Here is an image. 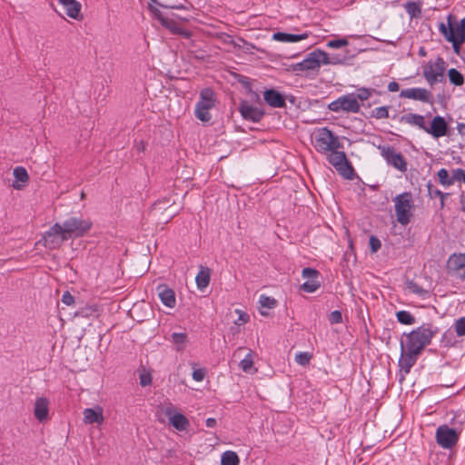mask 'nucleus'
Returning a JSON list of instances; mask_svg holds the SVG:
<instances>
[{
	"label": "nucleus",
	"instance_id": "obj_34",
	"mask_svg": "<svg viewBox=\"0 0 465 465\" xmlns=\"http://www.w3.org/2000/svg\"><path fill=\"white\" fill-rule=\"evenodd\" d=\"M403 7L411 18H420L421 16V5L420 2L409 1L403 5Z\"/></svg>",
	"mask_w": 465,
	"mask_h": 465
},
{
	"label": "nucleus",
	"instance_id": "obj_53",
	"mask_svg": "<svg viewBox=\"0 0 465 465\" xmlns=\"http://www.w3.org/2000/svg\"><path fill=\"white\" fill-rule=\"evenodd\" d=\"M329 321L331 324L339 323L342 321L341 312L340 311H333L329 316Z\"/></svg>",
	"mask_w": 465,
	"mask_h": 465
},
{
	"label": "nucleus",
	"instance_id": "obj_17",
	"mask_svg": "<svg viewBox=\"0 0 465 465\" xmlns=\"http://www.w3.org/2000/svg\"><path fill=\"white\" fill-rule=\"evenodd\" d=\"M83 421L87 425H102L104 421V409L100 405L86 408L83 411Z\"/></svg>",
	"mask_w": 465,
	"mask_h": 465
},
{
	"label": "nucleus",
	"instance_id": "obj_18",
	"mask_svg": "<svg viewBox=\"0 0 465 465\" xmlns=\"http://www.w3.org/2000/svg\"><path fill=\"white\" fill-rule=\"evenodd\" d=\"M373 88L359 87L355 93H351V113H358L360 111V104L358 100L362 103L368 100L372 94H376Z\"/></svg>",
	"mask_w": 465,
	"mask_h": 465
},
{
	"label": "nucleus",
	"instance_id": "obj_1",
	"mask_svg": "<svg viewBox=\"0 0 465 465\" xmlns=\"http://www.w3.org/2000/svg\"><path fill=\"white\" fill-rule=\"evenodd\" d=\"M439 331V327L431 322H425L409 333H403L401 344L421 354L425 347L430 344L431 340Z\"/></svg>",
	"mask_w": 465,
	"mask_h": 465
},
{
	"label": "nucleus",
	"instance_id": "obj_61",
	"mask_svg": "<svg viewBox=\"0 0 465 465\" xmlns=\"http://www.w3.org/2000/svg\"><path fill=\"white\" fill-rule=\"evenodd\" d=\"M168 8H171V9H183V5H170V6H167Z\"/></svg>",
	"mask_w": 465,
	"mask_h": 465
},
{
	"label": "nucleus",
	"instance_id": "obj_51",
	"mask_svg": "<svg viewBox=\"0 0 465 465\" xmlns=\"http://www.w3.org/2000/svg\"><path fill=\"white\" fill-rule=\"evenodd\" d=\"M319 275L318 271L312 268H304L302 270V277L309 280H317Z\"/></svg>",
	"mask_w": 465,
	"mask_h": 465
},
{
	"label": "nucleus",
	"instance_id": "obj_23",
	"mask_svg": "<svg viewBox=\"0 0 465 465\" xmlns=\"http://www.w3.org/2000/svg\"><path fill=\"white\" fill-rule=\"evenodd\" d=\"M49 401L46 398L36 399L34 408V414L37 420L44 421L48 418Z\"/></svg>",
	"mask_w": 465,
	"mask_h": 465
},
{
	"label": "nucleus",
	"instance_id": "obj_36",
	"mask_svg": "<svg viewBox=\"0 0 465 465\" xmlns=\"http://www.w3.org/2000/svg\"><path fill=\"white\" fill-rule=\"evenodd\" d=\"M398 322L404 325H412L416 322L415 317L408 311H399L396 312Z\"/></svg>",
	"mask_w": 465,
	"mask_h": 465
},
{
	"label": "nucleus",
	"instance_id": "obj_48",
	"mask_svg": "<svg viewBox=\"0 0 465 465\" xmlns=\"http://www.w3.org/2000/svg\"><path fill=\"white\" fill-rule=\"evenodd\" d=\"M235 312L238 314V319L234 321L235 325L240 326L249 322L250 316L248 313L239 309H236Z\"/></svg>",
	"mask_w": 465,
	"mask_h": 465
},
{
	"label": "nucleus",
	"instance_id": "obj_16",
	"mask_svg": "<svg viewBox=\"0 0 465 465\" xmlns=\"http://www.w3.org/2000/svg\"><path fill=\"white\" fill-rule=\"evenodd\" d=\"M239 112L244 120L251 121L252 123L260 122L265 114L262 109L253 106L246 101H242L240 104Z\"/></svg>",
	"mask_w": 465,
	"mask_h": 465
},
{
	"label": "nucleus",
	"instance_id": "obj_9",
	"mask_svg": "<svg viewBox=\"0 0 465 465\" xmlns=\"http://www.w3.org/2000/svg\"><path fill=\"white\" fill-rule=\"evenodd\" d=\"M328 161L346 180L349 179V161L345 152L333 149L328 152Z\"/></svg>",
	"mask_w": 465,
	"mask_h": 465
},
{
	"label": "nucleus",
	"instance_id": "obj_10",
	"mask_svg": "<svg viewBox=\"0 0 465 465\" xmlns=\"http://www.w3.org/2000/svg\"><path fill=\"white\" fill-rule=\"evenodd\" d=\"M447 272L459 280H465V253H453L447 261Z\"/></svg>",
	"mask_w": 465,
	"mask_h": 465
},
{
	"label": "nucleus",
	"instance_id": "obj_12",
	"mask_svg": "<svg viewBox=\"0 0 465 465\" xmlns=\"http://www.w3.org/2000/svg\"><path fill=\"white\" fill-rule=\"evenodd\" d=\"M419 353L413 351L403 344H401V356L398 361V366L400 368V371L403 373L401 380L404 379V376L411 372V368L416 364L419 357Z\"/></svg>",
	"mask_w": 465,
	"mask_h": 465
},
{
	"label": "nucleus",
	"instance_id": "obj_64",
	"mask_svg": "<svg viewBox=\"0 0 465 465\" xmlns=\"http://www.w3.org/2000/svg\"><path fill=\"white\" fill-rule=\"evenodd\" d=\"M180 19H181L182 21H183V22H189V21H190V19H189V18H187V17H180Z\"/></svg>",
	"mask_w": 465,
	"mask_h": 465
},
{
	"label": "nucleus",
	"instance_id": "obj_42",
	"mask_svg": "<svg viewBox=\"0 0 465 465\" xmlns=\"http://www.w3.org/2000/svg\"><path fill=\"white\" fill-rule=\"evenodd\" d=\"M407 287L412 293L418 294L421 297H425L428 295V291L420 287L418 283L413 281H410L407 283Z\"/></svg>",
	"mask_w": 465,
	"mask_h": 465
},
{
	"label": "nucleus",
	"instance_id": "obj_14",
	"mask_svg": "<svg viewBox=\"0 0 465 465\" xmlns=\"http://www.w3.org/2000/svg\"><path fill=\"white\" fill-rule=\"evenodd\" d=\"M154 17L160 21L163 26L168 28L173 34L179 35L184 38H190L192 33L184 28L179 26L173 20L164 17L163 13L157 8L153 9Z\"/></svg>",
	"mask_w": 465,
	"mask_h": 465
},
{
	"label": "nucleus",
	"instance_id": "obj_5",
	"mask_svg": "<svg viewBox=\"0 0 465 465\" xmlns=\"http://www.w3.org/2000/svg\"><path fill=\"white\" fill-rule=\"evenodd\" d=\"M397 221L401 225L410 223L414 208L412 195L409 192L398 194L393 199Z\"/></svg>",
	"mask_w": 465,
	"mask_h": 465
},
{
	"label": "nucleus",
	"instance_id": "obj_41",
	"mask_svg": "<svg viewBox=\"0 0 465 465\" xmlns=\"http://www.w3.org/2000/svg\"><path fill=\"white\" fill-rule=\"evenodd\" d=\"M259 303L262 308L272 309L276 307L277 301L272 297L262 294L259 298Z\"/></svg>",
	"mask_w": 465,
	"mask_h": 465
},
{
	"label": "nucleus",
	"instance_id": "obj_56",
	"mask_svg": "<svg viewBox=\"0 0 465 465\" xmlns=\"http://www.w3.org/2000/svg\"><path fill=\"white\" fill-rule=\"evenodd\" d=\"M400 89V85L397 82L392 81L388 84V90L390 92H398Z\"/></svg>",
	"mask_w": 465,
	"mask_h": 465
},
{
	"label": "nucleus",
	"instance_id": "obj_44",
	"mask_svg": "<svg viewBox=\"0 0 465 465\" xmlns=\"http://www.w3.org/2000/svg\"><path fill=\"white\" fill-rule=\"evenodd\" d=\"M427 189H428V194L430 198L440 197V198H446L449 196V193H443L438 188L434 187L431 183H427Z\"/></svg>",
	"mask_w": 465,
	"mask_h": 465
},
{
	"label": "nucleus",
	"instance_id": "obj_22",
	"mask_svg": "<svg viewBox=\"0 0 465 465\" xmlns=\"http://www.w3.org/2000/svg\"><path fill=\"white\" fill-rule=\"evenodd\" d=\"M158 296L168 308H173L176 304L175 293L165 284H161L157 287Z\"/></svg>",
	"mask_w": 465,
	"mask_h": 465
},
{
	"label": "nucleus",
	"instance_id": "obj_40",
	"mask_svg": "<svg viewBox=\"0 0 465 465\" xmlns=\"http://www.w3.org/2000/svg\"><path fill=\"white\" fill-rule=\"evenodd\" d=\"M348 42L346 39H333L330 40L327 43V46L333 49H343L344 52L342 54H338L339 55L342 56L345 55L347 57V47Z\"/></svg>",
	"mask_w": 465,
	"mask_h": 465
},
{
	"label": "nucleus",
	"instance_id": "obj_58",
	"mask_svg": "<svg viewBox=\"0 0 465 465\" xmlns=\"http://www.w3.org/2000/svg\"><path fill=\"white\" fill-rule=\"evenodd\" d=\"M457 131H458L459 134H460L461 136H465V124L458 123Z\"/></svg>",
	"mask_w": 465,
	"mask_h": 465
},
{
	"label": "nucleus",
	"instance_id": "obj_31",
	"mask_svg": "<svg viewBox=\"0 0 465 465\" xmlns=\"http://www.w3.org/2000/svg\"><path fill=\"white\" fill-rule=\"evenodd\" d=\"M328 108L333 112H349V94H344L329 104Z\"/></svg>",
	"mask_w": 465,
	"mask_h": 465
},
{
	"label": "nucleus",
	"instance_id": "obj_4",
	"mask_svg": "<svg viewBox=\"0 0 465 465\" xmlns=\"http://www.w3.org/2000/svg\"><path fill=\"white\" fill-rule=\"evenodd\" d=\"M313 145L318 152L328 153L333 149L343 148L338 136H335L326 127L317 129L312 134Z\"/></svg>",
	"mask_w": 465,
	"mask_h": 465
},
{
	"label": "nucleus",
	"instance_id": "obj_52",
	"mask_svg": "<svg viewBox=\"0 0 465 465\" xmlns=\"http://www.w3.org/2000/svg\"><path fill=\"white\" fill-rule=\"evenodd\" d=\"M205 374L206 371L204 369H195L193 370L192 376L195 381L200 382L203 381Z\"/></svg>",
	"mask_w": 465,
	"mask_h": 465
},
{
	"label": "nucleus",
	"instance_id": "obj_8",
	"mask_svg": "<svg viewBox=\"0 0 465 465\" xmlns=\"http://www.w3.org/2000/svg\"><path fill=\"white\" fill-rule=\"evenodd\" d=\"M460 436L457 431L446 424L439 426L435 433L436 442L445 450L452 449L458 443Z\"/></svg>",
	"mask_w": 465,
	"mask_h": 465
},
{
	"label": "nucleus",
	"instance_id": "obj_24",
	"mask_svg": "<svg viewBox=\"0 0 465 465\" xmlns=\"http://www.w3.org/2000/svg\"><path fill=\"white\" fill-rule=\"evenodd\" d=\"M13 174L15 180L12 186L15 190H22L29 181V175L25 167L17 166L14 169Z\"/></svg>",
	"mask_w": 465,
	"mask_h": 465
},
{
	"label": "nucleus",
	"instance_id": "obj_38",
	"mask_svg": "<svg viewBox=\"0 0 465 465\" xmlns=\"http://www.w3.org/2000/svg\"><path fill=\"white\" fill-rule=\"evenodd\" d=\"M450 82L455 86H461L464 84V77L462 74L455 68H450L448 71Z\"/></svg>",
	"mask_w": 465,
	"mask_h": 465
},
{
	"label": "nucleus",
	"instance_id": "obj_30",
	"mask_svg": "<svg viewBox=\"0 0 465 465\" xmlns=\"http://www.w3.org/2000/svg\"><path fill=\"white\" fill-rule=\"evenodd\" d=\"M439 31L445 37V39L452 44L453 50L456 54H460V45L465 42L458 39H454V36L450 32V30H446L445 24L443 22L439 25Z\"/></svg>",
	"mask_w": 465,
	"mask_h": 465
},
{
	"label": "nucleus",
	"instance_id": "obj_3",
	"mask_svg": "<svg viewBox=\"0 0 465 465\" xmlns=\"http://www.w3.org/2000/svg\"><path fill=\"white\" fill-rule=\"evenodd\" d=\"M217 98L211 88H204L199 94V100L195 104L194 115L201 122L207 123L212 119L210 111L215 107Z\"/></svg>",
	"mask_w": 465,
	"mask_h": 465
},
{
	"label": "nucleus",
	"instance_id": "obj_6",
	"mask_svg": "<svg viewBox=\"0 0 465 465\" xmlns=\"http://www.w3.org/2000/svg\"><path fill=\"white\" fill-rule=\"evenodd\" d=\"M91 221L74 216L66 219L63 224H61V228L67 239L70 237H82L91 229Z\"/></svg>",
	"mask_w": 465,
	"mask_h": 465
},
{
	"label": "nucleus",
	"instance_id": "obj_29",
	"mask_svg": "<svg viewBox=\"0 0 465 465\" xmlns=\"http://www.w3.org/2000/svg\"><path fill=\"white\" fill-rule=\"evenodd\" d=\"M210 279L211 270L207 267L201 266L200 271L195 277L197 288L200 290L205 289L210 283Z\"/></svg>",
	"mask_w": 465,
	"mask_h": 465
},
{
	"label": "nucleus",
	"instance_id": "obj_7",
	"mask_svg": "<svg viewBox=\"0 0 465 465\" xmlns=\"http://www.w3.org/2000/svg\"><path fill=\"white\" fill-rule=\"evenodd\" d=\"M445 62L442 57H438L435 61L430 60L423 66L422 74L428 84L432 86L436 83H441L444 80Z\"/></svg>",
	"mask_w": 465,
	"mask_h": 465
},
{
	"label": "nucleus",
	"instance_id": "obj_32",
	"mask_svg": "<svg viewBox=\"0 0 465 465\" xmlns=\"http://www.w3.org/2000/svg\"><path fill=\"white\" fill-rule=\"evenodd\" d=\"M171 341L177 351H183L188 342V336L185 332H173Z\"/></svg>",
	"mask_w": 465,
	"mask_h": 465
},
{
	"label": "nucleus",
	"instance_id": "obj_19",
	"mask_svg": "<svg viewBox=\"0 0 465 465\" xmlns=\"http://www.w3.org/2000/svg\"><path fill=\"white\" fill-rule=\"evenodd\" d=\"M425 133L430 134L434 138H440L448 134V124L444 117L436 115L430 126H427Z\"/></svg>",
	"mask_w": 465,
	"mask_h": 465
},
{
	"label": "nucleus",
	"instance_id": "obj_2",
	"mask_svg": "<svg viewBox=\"0 0 465 465\" xmlns=\"http://www.w3.org/2000/svg\"><path fill=\"white\" fill-rule=\"evenodd\" d=\"M346 62L345 55L316 50L310 53L302 62L292 65L294 72H315L322 64H338Z\"/></svg>",
	"mask_w": 465,
	"mask_h": 465
},
{
	"label": "nucleus",
	"instance_id": "obj_45",
	"mask_svg": "<svg viewBox=\"0 0 465 465\" xmlns=\"http://www.w3.org/2000/svg\"><path fill=\"white\" fill-rule=\"evenodd\" d=\"M312 354L307 351L299 352L295 355V361L302 366H306L310 363Z\"/></svg>",
	"mask_w": 465,
	"mask_h": 465
},
{
	"label": "nucleus",
	"instance_id": "obj_35",
	"mask_svg": "<svg viewBox=\"0 0 465 465\" xmlns=\"http://www.w3.org/2000/svg\"><path fill=\"white\" fill-rule=\"evenodd\" d=\"M240 459L236 452L226 450L222 454L221 465H239Z\"/></svg>",
	"mask_w": 465,
	"mask_h": 465
},
{
	"label": "nucleus",
	"instance_id": "obj_49",
	"mask_svg": "<svg viewBox=\"0 0 465 465\" xmlns=\"http://www.w3.org/2000/svg\"><path fill=\"white\" fill-rule=\"evenodd\" d=\"M369 246H370L371 252L372 253H374V252H377L381 249V242L378 237L371 235L369 239Z\"/></svg>",
	"mask_w": 465,
	"mask_h": 465
},
{
	"label": "nucleus",
	"instance_id": "obj_60",
	"mask_svg": "<svg viewBox=\"0 0 465 465\" xmlns=\"http://www.w3.org/2000/svg\"><path fill=\"white\" fill-rule=\"evenodd\" d=\"M359 179L354 168L352 167V165L351 164V181L354 180V179Z\"/></svg>",
	"mask_w": 465,
	"mask_h": 465
},
{
	"label": "nucleus",
	"instance_id": "obj_54",
	"mask_svg": "<svg viewBox=\"0 0 465 465\" xmlns=\"http://www.w3.org/2000/svg\"><path fill=\"white\" fill-rule=\"evenodd\" d=\"M152 383V376L150 373L140 374V384L143 387L148 386Z\"/></svg>",
	"mask_w": 465,
	"mask_h": 465
},
{
	"label": "nucleus",
	"instance_id": "obj_62",
	"mask_svg": "<svg viewBox=\"0 0 465 465\" xmlns=\"http://www.w3.org/2000/svg\"><path fill=\"white\" fill-rule=\"evenodd\" d=\"M137 149H138L139 151H143V150L145 149V146H144V144L142 143L139 146H137Z\"/></svg>",
	"mask_w": 465,
	"mask_h": 465
},
{
	"label": "nucleus",
	"instance_id": "obj_13",
	"mask_svg": "<svg viewBox=\"0 0 465 465\" xmlns=\"http://www.w3.org/2000/svg\"><path fill=\"white\" fill-rule=\"evenodd\" d=\"M43 240L45 247L57 249L68 239L64 233L61 224L56 223L45 233Z\"/></svg>",
	"mask_w": 465,
	"mask_h": 465
},
{
	"label": "nucleus",
	"instance_id": "obj_37",
	"mask_svg": "<svg viewBox=\"0 0 465 465\" xmlns=\"http://www.w3.org/2000/svg\"><path fill=\"white\" fill-rule=\"evenodd\" d=\"M240 368L247 373L255 372L256 370L253 369V359L252 351H250L239 363Z\"/></svg>",
	"mask_w": 465,
	"mask_h": 465
},
{
	"label": "nucleus",
	"instance_id": "obj_46",
	"mask_svg": "<svg viewBox=\"0 0 465 465\" xmlns=\"http://www.w3.org/2000/svg\"><path fill=\"white\" fill-rule=\"evenodd\" d=\"M454 329L458 337L465 335V316L455 321Z\"/></svg>",
	"mask_w": 465,
	"mask_h": 465
},
{
	"label": "nucleus",
	"instance_id": "obj_27",
	"mask_svg": "<svg viewBox=\"0 0 465 465\" xmlns=\"http://www.w3.org/2000/svg\"><path fill=\"white\" fill-rule=\"evenodd\" d=\"M308 36L309 35L307 33L289 34L283 32H277L272 35V39L282 43H296L307 39Z\"/></svg>",
	"mask_w": 465,
	"mask_h": 465
},
{
	"label": "nucleus",
	"instance_id": "obj_20",
	"mask_svg": "<svg viewBox=\"0 0 465 465\" xmlns=\"http://www.w3.org/2000/svg\"><path fill=\"white\" fill-rule=\"evenodd\" d=\"M265 103L273 108H283L286 105L284 96L275 89H267L263 92Z\"/></svg>",
	"mask_w": 465,
	"mask_h": 465
},
{
	"label": "nucleus",
	"instance_id": "obj_43",
	"mask_svg": "<svg viewBox=\"0 0 465 465\" xmlns=\"http://www.w3.org/2000/svg\"><path fill=\"white\" fill-rule=\"evenodd\" d=\"M389 106L376 107L372 110L371 116L376 119H386L389 118Z\"/></svg>",
	"mask_w": 465,
	"mask_h": 465
},
{
	"label": "nucleus",
	"instance_id": "obj_39",
	"mask_svg": "<svg viewBox=\"0 0 465 465\" xmlns=\"http://www.w3.org/2000/svg\"><path fill=\"white\" fill-rule=\"evenodd\" d=\"M437 176L439 179V183L441 185H443L445 187H449L453 184L452 174L450 175L447 169H445V168L440 169L437 173Z\"/></svg>",
	"mask_w": 465,
	"mask_h": 465
},
{
	"label": "nucleus",
	"instance_id": "obj_15",
	"mask_svg": "<svg viewBox=\"0 0 465 465\" xmlns=\"http://www.w3.org/2000/svg\"><path fill=\"white\" fill-rule=\"evenodd\" d=\"M400 97L412 99L422 103H433L432 94L429 90L420 87L403 89L400 93Z\"/></svg>",
	"mask_w": 465,
	"mask_h": 465
},
{
	"label": "nucleus",
	"instance_id": "obj_21",
	"mask_svg": "<svg viewBox=\"0 0 465 465\" xmlns=\"http://www.w3.org/2000/svg\"><path fill=\"white\" fill-rule=\"evenodd\" d=\"M165 414L169 417V420L172 426L178 430H185L189 426V420L182 413L173 414V408L171 406L165 409Z\"/></svg>",
	"mask_w": 465,
	"mask_h": 465
},
{
	"label": "nucleus",
	"instance_id": "obj_11",
	"mask_svg": "<svg viewBox=\"0 0 465 465\" xmlns=\"http://www.w3.org/2000/svg\"><path fill=\"white\" fill-rule=\"evenodd\" d=\"M381 154L386 160L387 163L393 166L401 172L407 171V162L401 153L397 152L391 146L381 147Z\"/></svg>",
	"mask_w": 465,
	"mask_h": 465
},
{
	"label": "nucleus",
	"instance_id": "obj_63",
	"mask_svg": "<svg viewBox=\"0 0 465 465\" xmlns=\"http://www.w3.org/2000/svg\"><path fill=\"white\" fill-rule=\"evenodd\" d=\"M444 200H445V198H440V207L441 208L444 207Z\"/></svg>",
	"mask_w": 465,
	"mask_h": 465
},
{
	"label": "nucleus",
	"instance_id": "obj_59",
	"mask_svg": "<svg viewBox=\"0 0 465 465\" xmlns=\"http://www.w3.org/2000/svg\"><path fill=\"white\" fill-rule=\"evenodd\" d=\"M216 423H217V422H216V420H215L214 418H208V419L206 420V426H207L208 428H213V427H215V426H216Z\"/></svg>",
	"mask_w": 465,
	"mask_h": 465
},
{
	"label": "nucleus",
	"instance_id": "obj_57",
	"mask_svg": "<svg viewBox=\"0 0 465 465\" xmlns=\"http://www.w3.org/2000/svg\"><path fill=\"white\" fill-rule=\"evenodd\" d=\"M460 204L461 212L465 213V191L461 192L460 195Z\"/></svg>",
	"mask_w": 465,
	"mask_h": 465
},
{
	"label": "nucleus",
	"instance_id": "obj_33",
	"mask_svg": "<svg viewBox=\"0 0 465 465\" xmlns=\"http://www.w3.org/2000/svg\"><path fill=\"white\" fill-rule=\"evenodd\" d=\"M465 424V413L463 411H457L454 413L452 419L450 420V429L461 434Z\"/></svg>",
	"mask_w": 465,
	"mask_h": 465
},
{
	"label": "nucleus",
	"instance_id": "obj_47",
	"mask_svg": "<svg viewBox=\"0 0 465 465\" xmlns=\"http://www.w3.org/2000/svg\"><path fill=\"white\" fill-rule=\"evenodd\" d=\"M320 287L317 280H309L302 285V289L309 293L314 292Z\"/></svg>",
	"mask_w": 465,
	"mask_h": 465
},
{
	"label": "nucleus",
	"instance_id": "obj_25",
	"mask_svg": "<svg viewBox=\"0 0 465 465\" xmlns=\"http://www.w3.org/2000/svg\"><path fill=\"white\" fill-rule=\"evenodd\" d=\"M63 5L65 14L73 19H79L81 12V4L76 0H58Z\"/></svg>",
	"mask_w": 465,
	"mask_h": 465
},
{
	"label": "nucleus",
	"instance_id": "obj_28",
	"mask_svg": "<svg viewBox=\"0 0 465 465\" xmlns=\"http://www.w3.org/2000/svg\"><path fill=\"white\" fill-rule=\"evenodd\" d=\"M401 122L416 126L425 132L427 128L425 116L418 114L409 113L401 117Z\"/></svg>",
	"mask_w": 465,
	"mask_h": 465
},
{
	"label": "nucleus",
	"instance_id": "obj_26",
	"mask_svg": "<svg viewBox=\"0 0 465 465\" xmlns=\"http://www.w3.org/2000/svg\"><path fill=\"white\" fill-rule=\"evenodd\" d=\"M448 25H445L446 30H450V32L454 36V39L465 41V17L461 19L459 25L455 26L452 25V15H450L448 16Z\"/></svg>",
	"mask_w": 465,
	"mask_h": 465
},
{
	"label": "nucleus",
	"instance_id": "obj_50",
	"mask_svg": "<svg viewBox=\"0 0 465 465\" xmlns=\"http://www.w3.org/2000/svg\"><path fill=\"white\" fill-rule=\"evenodd\" d=\"M452 180L453 183L455 182H463L465 183V170L461 168H457L452 170Z\"/></svg>",
	"mask_w": 465,
	"mask_h": 465
},
{
	"label": "nucleus",
	"instance_id": "obj_55",
	"mask_svg": "<svg viewBox=\"0 0 465 465\" xmlns=\"http://www.w3.org/2000/svg\"><path fill=\"white\" fill-rule=\"evenodd\" d=\"M62 302L70 306L74 302V298L69 292H65L62 295Z\"/></svg>",
	"mask_w": 465,
	"mask_h": 465
}]
</instances>
